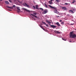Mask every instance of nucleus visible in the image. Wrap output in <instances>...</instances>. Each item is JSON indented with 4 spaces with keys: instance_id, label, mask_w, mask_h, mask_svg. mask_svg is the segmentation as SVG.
Listing matches in <instances>:
<instances>
[{
    "instance_id": "nucleus-1",
    "label": "nucleus",
    "mask_w": 76,
    "mask_h": 76,
    "mask_svg": "<svg viewBox=\"0 0 76 76\" xmlns=\"http://www.w3.org/2000/svg\"><path fill=\"white\" fill-rule=\"evenodd\" d=\"M69 36L71 38H75L76 37V35L73 33V31L70 32Z\"/></svg>"
},
{
    "instance_id": "nucleus-2",
    "label": "nucleus",
    "mask_w": 76,
    "mask_h": 76,
    "mask_svg": "<svg viewBox=\"0 0 76 76\" xmlns=\"http://www.w3.org/2000/svg\"><path fill=\"white\" fill-rule=\"evenodd\" d=\"M49 6L50 8H52V9H54V13H58V11H57V10H56V8L55 7H52V6L50 5H49Z\"/></svg>"
},
{
    "instance_id": "nucleus-3",
    "label": "nucleus",
    "mask_w": 76,
    "mask_h": 76,
    "mask_svg": "<svg viewBox=\"0 0 76 76\" xmlns=\"http://www.w3.org/2000/svg\"><path fill=\"white\" fill-rule=\"evenodd\" d=\"M23 6H25V7H28V8L30 7L29 5H28V4L25 3H24L23 4Z\"/></svg>"
},
{
    "instance_id": "nucleus-4",
    "label": "nucleus",
    "mask_w": 76,
    "mask_h": 76,
    "mask_svg": "<svg viewBox=\"0 0 76 76\" xmlns=\"http://www.w3.org/2000/svg\"><path fill=\"white\" fill-rule=\"evenodd\" d=\"M48 12V10H45L44 11L42 12V14H45Z\"/></svg>"
},
{
    "instance_id": "nucleus-5",
    "label": "nucleus",
    "mask_w": 76,
    "mask_h": 76,
    "mask_svg": "<svg viewBox=\"0 0 76 76\" xmlns=\"http://www.w3.org/2000/svg\"><path fill=\"white\" fill-rule=\"evenodd\" d=\"M50 27H51V28H56V26L54 25H51L50 26Z\"/></svg>"
},
{
    "instance_id": "nucleus-6",
    "label": "nucleus",
    "mask_w": 76,
    "mask_h": 76,
    "mask_svg": "<svg viewBox=\"0 0 76 76\" xmlns=\"http://www.w3.org/2000/svg\"><path fill=\"white\" fill-rule=\"evenodd\" d=\"M62 9L64 10H67V8L65 7H62Z\"/></svg>"
},
{
    "instance_id": "nucleus-7",
    "label": "nucleus",
    "mask_w": 76,
    "mask_h": 76,
    "mask_svg": "<svg viewBox=\"0 0 76 76\" xmlns=\"http://www.w3.org/2000/svg\"><path fill=\"white\" fill-rule=\"evenodd\" d=\"M17 9L18 10H17V12H20V9L19 8V7H17Z\"/></svg>"
},
{
    "instance_id": "nucleus-8",
    "label": "nucleus",
    "mask_w": 76,
    "mask_h": 76,
    "mask_svg": "<svg viewBox=\"0 0 76 76\" xmlns=\"http://www.w3.org/2000/svg\"><path fill=\"white\" fill-rule=\"evenodd\" d=\"M48 3L50 4H53V2L52 1H48Z\"/></svg>"
},
{
    "instance_id": "nucleus-9",
    "label": "nucleus",
    "mask_w": 76,
    "mask_h": 76,
    "mask_svg": "<svg viewBox=\"0 0 76 76\" xmlns=\"http://www.w3.org/2000/svg\"><path fill=\"white\" fill-rule=\"evenodd\" d=\"M56 25H57V26H60V24L58 22L56 23Z\"/></svg>"
},
{
    "instance_id": "nucleus-10",
    "label": "nucleus",
    "mask_w": 76,
    "mask_h": 76,
    "mask_svg": "<svg viewBox=\"0 0 76 76\" xmlns=\"http://www.w3.org/2000/svg\"><path fill=\"white\" fill-rule=\"evenodd\" d=\"M39 26L40 27V28H42V29L43 30H44V31L45 30V29H44V28H43L42 26H41V25H39Z\"/></svg>"
},
{
    "instance_id": "nucleus-11",
    "label": "nucleus",
    "mask_w": 76,
    "mask_h": 76,
    "mask_svg": "<svg viewBox=\"0 0 76 76\" xmlns=\"http://www.w3.org/2000/svg\"><path fill=\"white\" fill-rule=\"evenodd\" d=\"M46 22L47 23H48L49 24H50V23H51V22H50V21H48L46 20Z\"/></svg>"
},
{
    "instance_id": "nucleus-12",
    "label": "nucleus",
    "mask_w": 76,
    "mask_h": 76,
    "mask_svg": "<svg viewBox=\"0 0 76 76\" xmlns=\"http://www.w3.org/2000/svg\"><path fill=\"white\" fill-rule=\"evenodd\" d=\"M23 10H25L26 11V12H29V10H28L26 9H25V8H23Z\"/></svg>"
},
{
    "instance_id": "nucleus-13",
    "label": "nucleus",
    "mask_w": 76,
    "mask_h": 76,
    "mask_svg": "<svg viewBox=\"0 0 76 76\" xmlns=\"http://www.w3.org/2000/svg\"><path fill=\"white\" fill-rule=\"evenodd\" d=\"M32 16H34V17H35V18H39L38 17H37V16L35 15H34L32 14H31Z\"/></svg>"
},
{
    "instance_id": "nucleus-14",
    "label": "nucleus",
    "mask_w": 76,
    "mask_h": 76,
    "mask_svg": "<svg viewBox=\"0 0 76 76\" xmlns=\"http://www.w3.org/2000/svg\"><path fill=\"white\" fill-rule=\"evenodd\" d=\"M7 7L9 9H13V7Z\"/></svg>"
},
{
    "instance_id": "nucleus-15",
    "label": "nucleus",
    "mask_w": 76,
    "mask_h": 76,
    "mask_svg": "<svg viewBox=\"0 0 76 76\" xmlns=\"http://www.w3.org/2000/svg\"><path fill=\"white\" fill-rule=\"evenodd\" d=\"M69 12H71L72 13H74V12H73V11L72 10H69Z\"/></svg>"
},
{
    "instance_id": "nucleus-16",
    "label": "nucleus",
    "mask_w": 76,
    "mask_h": 76,
    "mask_svg": "<svg viewBox=\"0 0 76 76\" xmlns=\"http://www.w3.org/2000/svg\"><path fill=\"white\" fill-rule=\"evenodd\" d=\"M36 9H38V5H37L36 6Z\"/></svg>"
},
{
    "instance_id": "nucleus-17",
    "label": "nucleus",
    "mask_w": 76,
    "mask_h": 76,
    "mask_svg": "<svg viewBox=\"0 0 76 76\" xmlns=\"http://www.w3.org/2000/svg\"><path fill=\"white\" fill-rule=\"evenodd\" d=\"M43 25H46V23L45 22H43V21L42 22Z\"/></svg>"
},
{
    "instance_id": "nucleus-18",
    "label": "nucleus",
    "mask_w": 76,
    "mask_h": 76,
    "mask_svg": "<svg viewBox=\"0 0 76 76\" xmlns=\"http://www.w3.org/2000/svg\"><path fill=\"white\" fill-rule=\"evenodd\" d=\"M5 3H6V4H9V2L7 1H5Z\"/></svg>"
},
{
    "instance_id": "nucleus-19",
    "label": "nucleus",
    "mask_w": 76,
    "mask_h": 76,
    "mask_svg": "<svg viewBox=\"0 0 76 76\" xmlns=\"http://www.w3.org/2000/svg\"><path fill=\"white\" fill-rule=\"evenodd\" d=\"M56 1H57V2H58L60 1V0H56Z\"/></svg>"
},
{
    "instance_id": "nucleus-20",
    "label": "nucleus",
    "mask_w": 76,
    "mask_h": 76,
    "mask_svg": "<svg viewBox=\"0 0 76 76\" xmlns=\"http://www.w3.org/2000/svg\"><path fill=\"white\" fill-rule=\"evenodd\" d=\"M65 5H67V4H69V5H70V4H67V3H65Z\"/></svg>"
},
{
    "instance_id": "nucleus-21",
    "label": "nucleus",
    "mask_w": 76,
    "mask_h": 76,
    "mask_svg": "<svg viewBox=\"0 0 76 76\" xmlns=\"http://www.w3.org/2000/svg\"><path fill=\"white\" fill-rule=\"evenodd\" d=\"M57 34H60V32L59 31H57Z\"/></svg>"
},
{
    "instance_id": "nucleus-22",
    "label": "nucleus",
    "mask_w": 76,
    "mask_h": 76,
    "mask_svg": "<svg viewBox=\"0 0 76 76\" xmlns=\"http://www.w3.org/2000/svg\"><path fill=\"white\" fill-rule=\"evenodd\" d=\"M64 23L63 22H62L61 23V25H64Z\"/></svg>"
},
{
    "instance_id": "nucleus-23",
    "label": "nucleus",
    "mask_w": 76,
    "mask_h": 76,
    "mask_svg": "<svg viewBox=\"0 0 76 76\" xmlns=\"http://www.w3.org/2000/svg\"><path fill=\"white\" fill-rule=\"evenodd\" d=\"M45 7H46V8H47V7H48L47 6V5H46V4H45Z\"/></svg>"
},
{
    "instance_id": "nucleus-24",
    "label": "nucleus",
    "mask_w": 76,
    "mask_h": 76,
    "mask_svg": "<svg viewBox=\"0 0 76 76\" xmlns=\"http://www.w3.org/2000/svg\"><path fill=\"white\" fill-rule=\"evenodd\" d=\"M33 14L34 15H37V13H36V12H34Z\"/></svg>"
},
{
    "instance_id": "nucleus-25",
    "label": "nucleus",
    "mask_w": 76,
    "mask_h": 76,
    "mask_svg": "<svg viewBox=\"0 0 76 76\" xmlns=\"http://www.w3.org/2000/svg\"><path fill=\"white\" fill-rule=\"evenodd\" d=\"M33 7L34 9H36V7H35L34 6H33Z\"/></svg>"
},
{
    "instance_id": "nucleus-26",
    "label": "nucleus",
    "mask_w": 76,
    "mask_h": 76,
    "mask_svg": "<svg viewBox=\"0 0 76 76\" xmlns=\"http://www.w3.org/2000/svg\"><path fill=\"white\" fill-rule=\"evenodd\" d=\"M40 9H41V10H42V11H43V10H44L42 8H40Z\"/></svg>"
},
{
    "instance_id": "nucleus-27",
    "label": "nucleus",
    "mask_w": 76,
    "mask_h": 76,
    "mask_svg": "<svg viewBox=\"0 0 76 76\" xmlns=\"http://www.w3.org/2000/svg\"><path fill=\"white\" fill-rule=\"evenodd\" d=\"M45 25H46V26L47 27H48V24H45Z\"/></svg>"
},
{
    "instance_id": "nucleus-28",
    "label": "nucleus",
    "mask_w": 76,
    "mask_h": 76,
    "mask_svg": "<svg viewBox=\"0 0 76 76\" xmlns=\"http://www.w3.org/2000/svg\"><path fill=\"white\" fill-rule=\"evenodd\" d=\"M10 3H12V0H9Z\"/></svg>"
},
{
    "instance_id": "nucleus-29",
    "label": "nucleus",
    "mask_w": 76,
    "mask_h": 76,
    "mask_svg": "<svg viewBox=\"0 0 76 76\" xmlns=\"http://www.w3.org/2000/svg\"><path fill=\"white\" fill-rule=\"evenodd\" d=\"M57 31H54L55 33H56V34H57Z\"/></svg>"
},
{
    "instance_id": "nucleus-30",
    "label": "nucleus",
    "mask_w": 76,
    "mask_h": 76,
    "mask_svg": "<svg viewBox=\"0 0 76 76\" xmlns=\"http://www.w3.org/2000/svg\"><path fill=\"white\" fill-rule=\"evenodd\" d=\"M74 25V23H72V24H71L70 25Z\"/></svg>"
},
{
    "instance_id": "nucleus-31",
    "label": "nucleus",
    "mask_w": 76,
    "mask_h": 76,
    "mask_svg": "<svg viewBox=\"0 0 76 76\" xmlns=\"http://www.w3.org/2000/svg\"><path fill=\"white\" fill-rule=\"evenodd\" d=\"M12 7H15V5H13L12 6Z\"/></svg>"
},
{
    "instance_id": "nucleus-32",
    "label": "nucleus",
    "mask_w": 76,
    "mask_h": 76,
    "mask_svg": "<svg viewBox=\"0 0 76 76\" xmlns=\"http://www.w3.org/2000/svg\"><path fill=\"white\" fill-rule=\"evenodd\" d=\"M57 14H58V15H60V13H59V12H58V13H57Z\"/></svg>"
},
{
    "instance_id": "nucleus-33",
    "label": "nucleus",
    "mask_w": 76,
    "mask_h": 76,
    "mask_svg": "<svg viewBox=\"0 0 76 76\" xmlns=\"http://www.w3.org/2000/svg\"><path fill=\"white\" fill-rule=\"evenodd\" d=\"M59 21H60V22H62V20H59Z\"/></svg>"
},
{
    "instance_id": "nucleus-34",
    "label": "nucleus",
    "mask_w": 76,
    "mask_h": 76,
    "mask_svg": "<svg viewBox=\"0 0 76 76\" xmlns=\"http://www.w3.org/2000/svg\"><path fill=\"white\" fill-rule=\"evenodd\" d=\"M75 0H74V1H73V2H72V3H75Z\"/></svg>"
},
{
    "instance_id": "nucleus-35",
    "label": "nucleus",
    "mask_w": 76,
    "mask_h": 76,
    "mask_svg": "<svg viewBox=\"0 0 76 76\" xmlns=\"http://www.w3.org/2000/svg\"><path fill=\"white\" fill-rule=\"evenodd\" d=\"M62 39H63V40H64V41H66V40L64 39H63V38H62Z\"/></svg>"
},
{
    "instance_id": "nucleus-36",
    "label": "nucleus",
    "mask_w": 76,
    "mask_h": 76,
    "mask_svg": "<svg viewBox=\"0 0 76 76\" xmlns=\"http://www.w3.org/2000/svg\"><path fill=\"white\" fill-rule=\"evenodd\" d=\"M67 16H70V15H69V14H68L67 15Z\"/></svg>"
},
{
    "instance_id": "nucleus-37",
    "label": "nucleus",
    "mask_w": 76,
    "mask_h": 76,
    "mask_svg": "<svg viewBox=\"0 0 76 76\" xmlns=\"http://www.w3.org/2000/svg\"><path fill=\"white\" fill-rule=\"evenodd\" d=\"M56 17H57V18H58V17H59V16H56Z\"/></svg>"
},
{
    "instance_id": "nucleus-38",
    "label": "nucleus",
    "mask_w": 76,
    "mask_h": 76,
    "mask_svg": "<svg viewBox=\"0 0 76 76\" xmlns=\"http://www.w3.org/2000/svg\"><path fill=\"white\" fill-rule=\"evenodd\" d=\"M69 42H72L71 41H69Z\"/></svg>"
},
{
    "instance_id": "nucleus-39",
    "label": "nucleus",
    "mask_w": 76,
    "mask_h": 76,
    "mask_svg": "<svg viewBox=\"0 0 76 76\" xmlns=\"http://www.w3.org/2000/svg\"><path fill=\"white\" fill-rule=\"evenodd\" d=\"M50 1H53V0H50Z\"/></svg>"
},
{
    "instance_id": "nucleus-40",
    "label": "nucleus",
    "mask_w": 76,
    "mask_h": 76,
    "mask_svg": "<svg viewBox=\"0 0 76 76\" xmlns=\"http://www.w3.org/2000/svg\"><path fill=\"white\" fill-rule=\"evenodd\" d=\"M0 1H2V0H0Z\"/></svg>"
},
{
    "instance_id": "nucleus-41",
    "label": "nucleus",
    "mask_w": 76,
    "mask_h": 76,
    "mask_svg": "<svg viewBox=\"0 0 76 76\" xmlns=\"http://www.w3.org/2000/svg\"><path fill=\"white\" fill-rule=\"evenodd\" d=\"M41 25H42V24H41Z\"/></svg>"
},
{
    "instance_id": "nucleus-42",
    "label": "nucleus",
    "mask_w": 76,
    "mask_h": 76,
    "mask_svg": "<svg viewBox=\"0 0 76 76\" xmlns=\"http://www.w3.org/2000/svg\"><path fill=\"white\" fill-rule=\"evenodd\" d=\"M73 0V1H74V0Z\"/></svg>"
},
{
    "instance_id": "nucleus-43",
    "label": "nucleus",
    "mask_w": 76,
    "mask_h": 76,
    "mask_svg": "<svg viewBox=\"0 0 76 76\" xmlns=\"http://www.w3.org/2000/svg\"><path fill=\"white\" fill-rule=\"evenodd\" d=\"M75 2H76V1H75Z\"/></svg>"
},
{
    "instance_id": "nucleus-44",
    "label": "nucleus",
    "mask_w": 76,
    "mask_h": 76,
    "mask_svg": "<svg viewBox=\"0 0 76 76\" xmlns=\"http://www.w3.org/2000/svg\"><path fill=\"white\" fill-rule=\"evenodd\" d=\"M10 11H11V10H10Z\"/></svg>"
}]
</instances>
